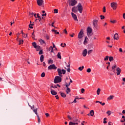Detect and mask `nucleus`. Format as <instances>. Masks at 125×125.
Instances as JSON below:
<instances>
[{
  "label": "nucleus",
  "instance_id": "nucleus-1",
  "mask_svg": "<svg viewBox=\"0 0 125 125\" xmlns=\"http://www.w3.org/2000/svg\"><path fill=\"white\" fill-rule=\"evenodd\" d=\"M57 71L59 77H63L62 74H63V75H65L66 74V70H65L64 69L61 70V69L60 68H58Z\"/></svg>",
  "mask_w": 125,
  "mask_h": 125
},
{
  "label": "nucleus",
  "instance_id": "nucleus-2",
  "mask_svg": "<svg viewBox=\"0 0 125 125\" xmlns=\"http://www.w3.org/2000/svg\"><path fill=\"white\" fill-rule=\"evenodd\" d=\"M61 78L60 76H56L54 80V83H61L62 82V79Z\"/></svg>",
  "mask_w": 125,
  "mask_h": 125
},
{
  "label": "nucleus",
  "instance_id": "nucleus-3",
  "mask_svg": "<svg viewBox=\"0 0 125 125\" xmlns=\"http://www.w3.org/2000/svg\"><path fill=\"white\" fill-rule=\"evenodd\" d=\"M32 109H33V111L34 112L35 114L37 116L38 120V123L40 124L41 123V118H40V116H39V115L38 114V108H34V105H33Z\"/></svg>",
  "mask_w": 125,
  "mask_h": 125
},
{
  "label": "nucleus",
  "instance_id": "nucleus-4",
  "mask_svg": "<svg viewBox=\"0 0 125 125\" xmlns=\"http://www.w3.org/2000/svg\"><path fill=\"white\" fill-rule=\"evenodd\" d=\"M92 29L90 27H88L87 28V36L88 37H91L92 36Z\"/></svg>",
  "mask_w": 125,
  "mask_h": 125
},
{
  "label": "nucleus",
  "instance_id": "nucleus-5",
  "mask_svg": "<svg viewBox=\"0 0 125 125\" xmlns=\"http://www.w3.org/2000/svg\"><path fill=\"white\" fill-rule=\"evenodd\" d=\"M77 8L80 13H83V6L81 3H79L78 5H77Z\"/></svg>",
  "mask_w": 125,
  "mask_h": 125
},
{
  "label": "nucleus",
  "instance_id": "nucleus-6",
  "mask_svg": "<svg viewBox=\"0 0 125 125\" xmlns=\"http://www.w3.org/2000/svg\"><path fill=\"white\" fill-rule=\"evenodd\" d=\"M48 70H56L57 69V67L55 66V64H51L50 66L48 67Z\"/></svg>",
  "mask_w": 125,
  "mask_h": 125
},
{
  "label": "nucleus",
  "instance_id": "nucleus-7",
  "mask_svg": "<svg viewBox=\"0 0 125 125\" xmlns=\"http://www.w3.org/2000/svg\"><path fill=\"white\" fill-rule=\"evenodd\" d=\"M117 2H112L110 4L111 7L113 8L114 10L117 9Z\"/></svg>",
  "mask_w": 125,
  "mask_h": 125
},
{
  "label": "nucleus",
  "instance_id": "nucleus-8",
  "mask_svg": "<svg viewBox=\"0 0 125 125\" xmlns=\"http://www.w3.org/2000/svg\"><path fill=\"white\" fill-rule=\"evenodd\" d=\"M83 30L81 29V31L79 32L78 34V39H82V38L83 37Z\"/></svg>",
  "mask_w": 125,
  "mask_h": 125
},
{
  "label": "nucleus",
  "instance_id": "nucleus-9",
  "mask_svg": "<svg viewBox=\"0 0 125 125\" xmlns=\"http://www.w3.org/2000/svg\"><path fill=\"white\" fill-rule=\"evenodd\" d=\"M98 22V20H94L93 21V25L95 29H97V22Z\"/></svg>",
  "mask_w": 125,
  "mask_h": 125
},
{
  "label": "nucleus",
  "instance_id": "nucleus-10",
  "mask_svg": "<svg viewBox=\"0 0 125 125\" xmlns=\"http://www.w3.org/2000/svg\"><path fill=\"white\" fill-rule=\"evenodd\" d=\"M70 5L72 6H74V5H76V4L77 3V1L75 0H71V1L69 2Z\"/></svg>",
  "mask_w": 125,
  "mask_h": 125
},
{
  "label": "nucleus",
  "instance_id": "nucleus-11",
  "mask_svg": "<svg viewBox=\"0 0 125 125\" xmlns=\"http://www.w3.org/2000/svg\"><path fill=\"white\" fill-rule=\"evenodd\" d=\"M42 3H43V0H37V4L39 6L42 5Z\"/></svg>",
  "mask_w": 125,
  "mask_h": 125
},
{
  "label": "nucleus",
  "instance_id": "nucleus-12",
  "mask_svg": "<svg viewBox=\"0 0 125 125\" xmlns=\"http://www.w3.org/2000/svg\"><path fill=\"white\" fill-rule=\"evenodd\" d=\"M116 74H117V76H119V75H120V74H121V72H122V70L121 69V68H120V67H117V68L116 69Z\"/></svg>",
  "mask_w": 125,
  "mask_h": 125
},
{
  "label": "nucleus",
  "instance_id": "nucleus-13",
  "mask_svg": "<svg viewBox=\"0 0 125 125\" xmlns=\"http://www.w3.org/2000/svg\"><path fill=\"white\" fill-rule=\"evenodd\" d=\"M72 10L73 12H74V13H76V12H78V6L77 7H73L72 8Z\"/></svg>",
  "mask_w": 125,
  "mask_h": 125
},
{
  "label": "nucleus",
  "instance_id": "nucleus-14",
  "mask_svg": "<svg viewBox=\"0 0 125 125\" xmlns=\"http://www.w3.org/2000/svg\"><path fill=\"white\" fill-rule=\"evenodd\" d=\"M86 54H87V50L85 49L83 52V55L84 57H85V56H86Z\"/></svg>",
  "mask_w": 125,
  "mask_h": 125
},
{
  "label": "nucleus",
  "instance_id": "nucleus-15",
  "mask_svg": "<svg viewBox=\"0 0 125 125\" xmlns=\"http://www.w3.org/2000/svg\"><path fill=\"white\" fill-rule=\"evenodd\" d=\"M71 15L73 17V18L74 19V20L76 21H78V20L77 19V15L73 13H71Z\"/></svg>",
  "mask_w": 125,
  "mask_h": 125
},
{
  "label": "nucleus",
  "instance_id": "nucleus-16",
  "mask_svg": "<svg viewBox=\"0 0 125 125\" xmlns=\"http://www.w3.org/2000/svg\"><path fill=\"white\" fill-rule=\"evenodd\" d=\"M114 40H116V41H118L119 40V35L118 34V33H116L114 35Z\"/></svg>",
  "mask_w": 125,
  "mask_h": 125
},
{
  "label": "nucleus",
  "instance_id": "nucleus-17",
  "mask_svg": "<svg viewBox=\"0 0 125 125\" xmlns=\"http://www.w3.org/2000/svg\"><path fill=\"white\" fill-rule=\"evenodd\" d=\"M51 93L52 94V95H57V93L55 90H52V89H51Z\"/></svg>",
  "mask_w": 125,
  "mask_h": 125
},
{
  "label": "nucleus",
  "instance_id": "nucleus-18",
  "mask_svg": "<svg viewBox=\"0 0 125 125\" xmlns=\"http://www.w3.org/2000/svg\"><path fill=\"white\" fill-rule=\"evenodd\" d=\"M116 68H117V64H114V65L112 67V71L113 72V73H115L116 71Z\"/></svg>",
  "mask_w": 125,
  "mask_h": 125
},
{
  "label": "nucleus",
  "instance_id": "nucleus-19",
  "mask_svg": "<svg viewBox=\"0 0 125 125\" xmlns=\"http://www.w3.org/2000/svg\"><path fill=\"white\" fill-rule=\"evenodd\" d=\"M67 89L65 90L66 93L67 94H69V92H71V89H70V88L67 87L66 88Z\"/></svg>",
  "mask_w": 125,
  "mask_h": 125
},
{
  "label": "nucleus",
  "instance_id": "nucleus-20",
  "mask_svg": "<svg viewBox=\"0 0 125 125\" xmlns=\"http://www.w3.org/2000/svg\"><path fill=\"white\" fill-rule=\"evenodd\" d=\"M39 42H40V43H41V44H43V43L45 44V42L42 39H40L39 40Z\"/></svg>",
  "mask_w": 125,
  "mask_h": 125
},
{
  "label": "nucleus",
  "instance_id": "nucleus-21",
  "mask_svg": "<svg viewBox=\"0 0 125 125\" xmlns=\"http://www.w3.org/2000/svg\"><path fill=\"white\" fill-rule=\"evenodd\" d=\"M44 58V57L43 56V55H42L40 57V60L41 62H43Z\"/></svg>",
  "mask_w": 125,
  "mask_h": 125
},
{
  "label": "nucleus",
  "instance_id": "nucleus-22",
  "mask_svg": "<svg viewBox=\"0 0 125 125\" xmlns=\"http://www.w3.org/2000/svg\"><path fill=\"white\" fill-rule=\"evenodd\" d=\"M89 114H90V116L93 117V115H94V111H93V110H91L90 111Z\"/></svg>",
  "mask_w": 125,
  "mask_h": 125
},
{
  "label": "nucleus",
  "instance_id": "nucleus-23",
  "mask_svg": "<svg viewBox=\"0 0 125 125\" xmlns=\"http://www.w3.org/2000/svg\"><path fill=\"white\" fill-rule=\"evenodd\" d=\"M101 91V89L100 88H98L97 90V95H99L100 94V92Z\"/></svg>",
  "mask_w": 125,
  "mask_h": 125
},
{
  "label": "nucleus",
  "instance_id": "nucleus-24",
  "mask_svg": "<svg viewBox=\"0 0 125 125\" xmlns=\"http://www.w3.org/2000/svg\"><path fill=\"white\" fill-rule=\"evenodd\" d=\"M61 96H62V97H63V98H65V97H66V94L64 93H61Z\"/></svg>",
  "mask_w": 125,
  "mask_h": 125
},
{
  "label": "nucleus",
  "instance_id": "nucleus-25",
  "mask_svg": "<svg viewBox=\"0 0 125 125\" xmlns=\"http://www.w3.org/2000/svg\"><path fill=\"white\" fill-rule=\"evenodd\" d=\"M58 58H59V59H61V53L59 52L57 54Z\"/></svg>",
  "mask_w": 125,
  "mask_h": 125
},
{
  "label": "nucleus",
  "instance_id": "nucleus-26",
  "mask_svg": "<svg viewBox=\"0 0 125 125\" xmlns=\"http://www.w3.org/2000/svg\"><path fill=\"white\" fill-rule=\"evenodd\" d=\"M109 61L110 62H112V61H114V58L113 57H109Z\"/></svg>",
  "mask_w": 125,
  "mask_h": 125
},
{
  "label": "nucleus",
  "instance_id": "nucleus-27",
  "mask_svg": "<svg viewBox=\"0 0 125 125\" xmlns=\"http://www.w3.org/2000/svg\"><path fill=\"white\" fill-rule=\"evenodd\" d=\"M92 51H93V50H92V49L89 50L87 52L88 55L91 54V53H92Z\"/></svg>",
  "mask_w": 125,
  "mask_h": 125
},
{
  "label": "nucleus",
  "instance_id": "nucleus-28",
  "mask_svg": "<svg viewBox=\"0 0 125 125\" xmlns=\"http://www.w3.org/2000/svg\"><path fill=\"white\" fill-rule=\"evenodd\" d=\"M48 64H53V60H50L48 61Z\"/></svg>",
  "mask_w": 125,
  "mask_h": 125
},
{
  "label": "nucleus",
  "instance_id": "nucleus-29",
  "mask_svg": "<svg viewBox=\"0 0 125 125\" xmlns=\"http://www.w3.org/2000/svg\"><path fill=\"white\" fill-rule=\"evenodd\" d=\"M32 45L33 46H34V48H36V47H37V43H36L35 42H33Z\"/></svg>",
  "mask_w": 125,
  "mask_h": 125
},
{
  "label": "nucleus",
  "instance_id": "nucleus-30",
  "mask_svg": "<svg viewBox=\"0 0 125 125\" xmlns=\"http://www.w3.org/2000/svg\"><path fill=\"white\" fill-rule=\"evenodd\" d=\"M73 122L74 123H77V122L81 123V121H79L78 119H74V120H73Z\"/></svg>",
  "mask_w": 125,
  "mask_h": 125
},
{
  "label": "nucleus",
  "instance_id": "nucleus-31",
  "mask_svg": "<svg viewBox=\"0 0 125 125\" xmlns=\"http://www.w3.org/2000/svg\"><path fill=\"white\" fill-rule=\"evenodd\" d=\"M35 48H36V50H37V51H39V50H40L41 48V46L38 45V46H36V47Z\"/></svg>",
  "mask_w": 125,
  "mask_h": 125
},
{
  "label": "nucleus",
  "instance_id": "nucleus-32",
  "mask_svg": "<svg viewBox=\"0 0 125 125\" xmlns=\"http://www.w3.org/2000/svg\"><path fill=\"white\" fill-rule=\"evenodd\" d=\"M70 84H71L70 83H69V84H68V83H65V87L66 88H68V87H69V86H70Z\"/></svg>",
  "mask_w": 125,
  "mask_h": 125
},
{
  "label": "nucleus",
  "instance_id": "nucleus-33",
  "mask_svg": "<svg viewBox=\"0 0 125 125\" xmlns=\"http://www.w3.org/2000/svg\"><path fill=\"white\" fill-rule=\"evenodd\" d=\"M114 98V96H110L107 99H108L109 100H111V99H113Z\"/></svg>",
  "mask_w": 125,
  "mask_h": 125
},
{
  "label": "nucleus",
  "instance_id": "nucleus-34",
  "mask_svg": "<svg viewBox=\"0 0 125 125\" xmlns=\"http://www.w3.org/2000/svg\"><path fill=\"white\" fill-rule=\"evenodd\" d=\"M83 68H84V66H82V67H79L78 69L80 70V71H83Z\"/></svg>",
  "mask_w": 125,
  "mask_h": 125
},
{
  "label": "nucleus",
  "instance_id": "nucleus-35",
  "mask_svg": "<svg viewBox=\"0 0 125 125\" xmlns=\"http://www.w3.org/2000/svg\"><path fill=\"white\" fill-rule=\"evenodd\" d=\"M106 114H107V115L108 116H110V115H111L112 114V111L108 110Z\"/></svg>",
  "mask_w": 125,
  "mask_h": 125
},
{
  "label": "nucleus",
  "instance_id": "nucleus-36",
  "mask_svg": "<svg viewBox=\"0 0 125 125\" xmlns=\"http://www.w3.org/2000/svg\"><path fill=\"white\" fill-rule=\"evenodd\" d=\"M24 42V41L20 40V42L19 44H23V43Z\"/></svg>",
  "mask_w": 125,
  "mask_h": 125
},
{
  "label": "nucleus",
  "instance_id": "nucleus-37",
  "mask_svg": "<svg viewBox=\"0 0 125 125\" xmlns=\"http://www.w3.org/2000/svg\"><path fill=\"white\" fill-rule=\"evenodd\" d=\"M45 76V73H44V72H42L41 74V77L42 78H44Z\"/></svg>",
  "mask_w": 125,
  "mask_h": 125
},
{
  "label": "nucleus",
  "instance_id": "nucleus-38",
  "mask_svg": "<svg viewBox=\"0 0 125 125\" xmlns=\"http://www.w3.org/2000/svg\"><path fill=\"white\" fill-rule=\"evenodd\" d=\"M49 50H51V53L53 52V47H52V46H50L49 47Z\"/></svg>",
  "mask_w": 125,
  "mask_h": 125
},
{
  "label": "nucleus",
  "instance_id": "nucleus-39",
  "mask_svg": "<svg viewBox=\"0 0 125 125\" xmlns=\"http://www.w3.org/2000/svg\"><path fill=\"white\" fill-rule=\"evenodd\" d=\"M86 40H87V37H85V39H84V41L83 42L84 44H85V43H86V42H87Z\"/></svg>",
  "mask_w": 125,
  "mask_h": 125
},
{
  "label": "nucleus",
  "instance_id": "nucleus-40",
  "mask_svg": "<svg viewBox=\"0 0 125 125\" xmlns=\"http://www.w3.org/2000/svg\"><path fill=\"white\" fill-rule=\"evenodd\" d=\"M100 18L101 20H103V19H105V17L103 15H101Z\"/></svg>",
  "mask_w": 125,
  "mask_h": 125
},
{
  "label": "nucleus",
  "instance_id": "nucleus-41",
  "mask_svg": "<svg viewBox=\"0 0 125 125\" xmlns=\"http://www.w3.org/2000/svg\"><path fill=\"white\" fill-rule=\"evenodd\" d=\"M108 59H109V56H106L105 57V58H104V61H108Z\"/></svg>",
  "mask_w": 125,
  "mask_h": 125
},
{
  "label": "nucleus",
  "instance_id": "nucleus-42",
  "mask_svg": "<svg viewBox=\"0 0 125 125\" xmlns=\"http://www.w3.org/2000/svg\"><path fill=\"white\" fill-rule=\"evenodd\" d=\"M69 125H75V122H70L69 123Z\"/></svg>",
  "mask_w": 125,
  "mask_h": 125
},
{
  "label": "nucleus",
  "instance_id": "nucleus-43",
  "mask_svg": "<svg viewBox=\"0 0 125 125\" xmlns=\"http://www.w3.org/2000/svg\"><path fill=\"white\" fill-rule=\"evenodd\" d=\"M54 11V13H58V9H55Z\"/></svg>",
  "mask_w": 125,
  "mask_h": 125
},
{
  "label": "nucleus",
  "instance_id": "nucleus-44",
  "mask_svg": "<svg viewBox=\"0 0 125 125\" xmlns=\"http://www.w3.org/2000/svg\"><path fill=\"white\" fill-rule=\"evenodd\" d=\"M22 37L23 38H27V37H28V35L27 34H22Z\"/></svg>",
  "mask_w": 125,
  "mask_h": 125
},
{
  "label": "nucleus",
  "instance_id": "nucleus-45",
  "mask_svg": "<svg viewBox=\"0 0 125 125\" xmlns=\"http://www.w3.org/2000/svg\"><path fill=\"white\" fill-rule=\"evenodd\" d=\"M90 72H91V69H90V68H88V69H87V73H90Z\"/></svg>",
  "mask_w": 125,
  "mask_h": 125
},
{
  "label": "nucleus",
  "instance_id": "nucleus-46",
  "mask_svg": "<svg viewBox=\"0 0 125 125\" xmlns=\"http://www.w3.org/2000/svg\"><path fill=\"white\" fill-rule=\"evenodd\" d=\"M103 12H106V7L104 6L103 8Z\"/></svg>",
  "mask_w": 125,
  "mask_h": 125
},
{
  "label": "nucleus",
  "instance_id": "nucleus-47",
  "mask_svg": "<svg viewBox=\"0 0 125 125\" xmlns=\"http://www.w3.org/2000/svg\"><path fill=\"white\" fill-rule=\"evenodd\" d=\"M42 53H43V52H42V50H41L39 53V54H40V55H41V54H42Z\"/></svg>",
  "mask_w": 125,
  "mask_h": 125
},
{
  "label": "nucleus",
  "instance_id": "nucleus-48",
  "mask_svg": "<svg viewBox=\"0 0 125 125\" xmlns=\"http://www.w3.org/2000/svg\"><path fill=\"white\" fill-rule=\"evenodd\" d=\"M111 23H117V21L114 20V21H110Z\"/></svg>",
  "mask_w": 125,
  "mask_h": 125
},
{
  "label": "nucleus",
  "instance_id": "nucleus-49",
  "mask_svg": "<svg viewBox=\"0 0 125 125\" xmlns=\"http://www.w3.org/2000/svg\"><path fill=\"white\" fill-rule=\"evenodd\" d=\"M81 92H82V93H83V92H84V88H82L81 89Z\"/></svg>",
  "mask_w": 125,
  "mask_h": 125
},
{
  "label": "nucleus",
  "instance_id": "nucleus-50",
  "mask_svg": "<svg viewBox=\"0 0 125 125\" xmlns=\"http://www.w3.org/2000/svg\"><path fill=\"white\" fill-rule=\"evenodd\" d=\"M53 43V48H55L56 49H57L56 48V47H55V44H54V43Z\"/></svg>",
  "mask_w": 125,
  "mask_h": 125
},
{
  "label": "nucleus",
  "instance_id": "nucleus-51",
  "mask_svg": "<svg viewBox=\"0 0 125 125\" xmlns=\"http://www.w3.org/2000/svg\"><path fill=\"white\" fill-rule=\"evenodd\" d=\"M52 32H54L55 34H56V32H57V31L55 29H52Z\"/></svg>",
  "mask_w": 125,
  "mask_h": 125
},
{
  "label": "nucleus",
  "instance_id": "nucleus-52",
  "mask_svg": "<svg viewBox=\"0 0 125 125\" xmlns=\"http://www.w3.org/2000/svg\"><path fill=\"white\" fill-rule=\"evenodd\" d=\"M37 18H39V19L41 20V17H40V14H37Z\"/></svg>",
  "mask_w": 125,
  "mask_h": 125
},
{
  "label": "nucleus",
  "instance_id": "nucleus-53",
  "mask_svg": "<svg viewBox=\"0 0 125 125\" xmlns=\"http://www.w3.org/2000/svg\"><path fill=\"white\" fill-rule=\"evenodd\" d=\"M67 118H68V119H69V120H72V117L71 116H70L69 115L67 116Z\"/></svg>",
  "mask_w": 125,
  "mask_h": 125
},
{
  "label": "nucleus",
  "instance_id": "nucleus-54",
  "mask_svg": "<svg viewBox=\"0 0 125 125\" xmlns=\"http://www.w3.org/2000/svg\"><path fill=\"white\" fill-rule=\"evenodd\" d=\"M51 87L53 88H57V86H56V85L51 86Z\"/></svg>",
  "mask_w": 125,
  "mask_h": 125
},
{
  "label": "nucleus",
  "instance_id": "nucleus-55",
  "mask_svg": "<svg viewBox=\"0 0 125 125\" xmlns=\"http://www.w3.org/2000/svg\"><path fill=\"white\" fill-rule=\"evenodd\" d=\"M45 37L46 38L47 40H49V36H48L47 35H46Z\"/></svg>",
  "mask_w": 125,
  "mask_h": 125
},
{
  "label": "nucleus",
  "instance_id": "nucleus-56",
  "mask_svg": "<svg viewBox=\"0 0 125 125\" xmlns=\"http://www.w3.org/2000/svg\"><path fill=\"white\" fill-rule=\"evenodd\" d=\"M45 115L46 117H49V114H48V113H46Z\"/></svg>",
  "mask_w": 125,
  "mask_h": 125
},
{
  "label": "nucleus",
  "instance_id": "nucleus-57",
  "mask_svg": "<svg viewBox=\"0 0 125 125\" xmlns=\"http://www.w3.org/2000/svg\"><path fill=\"white\" fill-rule=\"evenodd\" d=\"M64 32L65 33V34H68V31H67L66 29L64 30Z\"/></svg>",
  "mask_w": 125,
  "mask_h": 125
},
{
  "label": "nucleus",
  "instance_id": "nucleus-58",
  "mask_svg": "<svg viewBox=\"0 0 125 125\" xmlns=\"http://www.w3.org/2000/svg\"><path fill=\"white\" fill-rule=\"evenodd\" d=\"M119 51H120V52H123V49H122V48H119Z\"/></svg>",
  "mask_w": 125,
  "mask_h": 125
},
{
  "label": "nucleus",
  "instance_id": "nucleus-59",
  "mask_svg": "<svg viewBox=\"0 0 125 125\" xmlns=\"http://www.w3.org/2000/svg\"><path fill=\"white\" fill-rule=\"evenodd\" d=\"M67 72H68V73H70L71 69L69 68H68V69H67Z\"/></svg>",
  "mask_w": 125,
  "mask_h": 125
},
{
  "label": "nucleus",
  "instance_id": "nucleus-60",
  "mask_svg": "<svg viewBox=\"0 0 125 125\" xmlns=\"http://www.w3.org/2000/svg\"><path fill=\"white\" fill-rule=\"evenodd\" d=\"M55 97H56V99H59V97L58 96V95L55 96Z\"/></svg>",
  "mask_w": 125,
  "mask_h": 125
},
{
  "label": "nucleus",
  "instance_id": "nucleus-61",
  "mask_svg": "<svg viewBox=\"0 0 125 125\" xmlns=\"http://www.w3.org/2000/svg\"><path fill=\"white\" fill-rule=\"evenodd\" d=\"M54 23H55V22H53L52 23V27H54Z\"/></svg>",
  "mask_w": 125,
  "mask_h": 125
},
{
  "label": "nucleus",
  "instance_id": "nucleus-62",
  "mask_svg": "<svg viewBox=\"0 0 125 125\" xmlns=\"http://www.w3.org/2000/svg\"><path fill=\"white\" fill-rule=\"evenodd\" d=\"M108 125H112V123H111L110 122H108Z\"/></svg>",
  "mask_w": 125,
  "mask_h": 125
},
{
  "label": "nucleus",
  "instance_id": "nucleus-63",
  "mask_svg": "<svg viewBox=\"0 0 125 125\" xmlns=\"http://www.w3.org/2000/svg\"><path fill=\"white\" fill-rule=\"evenodd\" d=\"M123 18L124 19H125V13L123 14Z\"/></svg>",
  "mask_w": 125,
  "mask_h": 125
},
{
  "label": "nucleus",
  "instance_id": "nucleus-64",
  "mask_svg": "<svg viewBox=\"0 0 125 125\" xmlns=\"http://www.w3.org/2000/svg\"><path fill=\"white\" fill-rule=\"evenodd\" d=\"M122 113H123V114H125V110H123Z\"/></svg>",
  "mask_w": 125,
  "mask_h": 125
}]
</instances>
